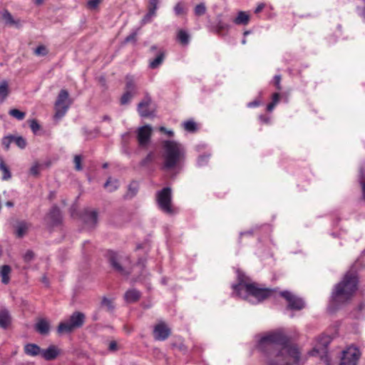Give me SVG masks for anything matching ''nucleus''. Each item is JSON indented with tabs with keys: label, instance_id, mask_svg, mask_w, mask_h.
<instances>
[{
	"label": "nucleus",
	"instance_id": "obj_1",
	"mask_svg": "<svg viewBox=\"0 0 365 365\" xmlns=\"http://www.w3.org/2000/svg\"><path fill=\"white\" fill-rule=\"evenodd\" d=\"M257 349L267 357V365H299L301 354L298 348L289 345L288 337L282 331H273L262 337Z\"/></svg>",
	"mask_w": 365,
	"mask_h": 365
},
{
	"label": "nucleus",
	"instance_id": "obj_2",
	"mask_svg": "<svg viewBox=\"0 0 365 365\" xmlns=\"http://www.w3.org/2000/svg\"><path fill=\"white\" fill-rule=\"evenodd\" d=\"M359 282V276L356 271L346 272L341 280L335 284L331 292V303L339 306L351 301L358 289Z\"/></svg>",
	"mask_w": 365,
	"mask_h": 365
},
{
	"label": "nucleus",
	"instance_id": "obj_3",
	"mask_svg": "<svg viewBox=\"0 0 365 365\" xmlns=\"http://www.w3.org/2000/svg\"><path fill=\"white\" fill-rule=\"evenodd\" d=\"M163 163L161 169L179 173L184 166L186 152L184 146L174 140H165L163 143Z\"/></svg>",
	"mask_w": 365,
	"mask_h": 365
},
{
	"label": "nucleus",
	"instance_id": "obj_4",
	"mask_svg": "<svg viewBox=\"0 0 365 365\" xmlns=\"http://www.w3.org/2000/svg\"><path fill=\"white\" fill-rule=\"evenodd\" d=\"M232 288L238 295H241L242 292L245 290L247 294L255 297L258 302L269 298L275 292L274 289L261 288L256 283H245L242 281L232 285Z\"/></svg>",
	"mask_w": 365,
	"mask_h": 365
},
{
	"label": "nucleus",
	"instance_id": "obj_5",
	"mask_svg": "<svg viewBox=\"0 0 365 365\" xmlns=\"http://www.w3.org/2000/svg\"><path fill=\"white\" fill-rule=\"evenodd\" d=\"M86 321V316L83 312H74L69 319L59 323L57 327L58 334H69L74 330L82 327Z\"/></svg>",
	"mask_w": 365,
	"mask_h": 365
},
{
	"label": "nucleus",
	"instance_id": "obj_6",
	"mask_svg": "<svg viewBox=\"0 0 365 365\" xmlns=\"http://www.w3.org/2000/svg\"><path fill=\"white\" fill-rule=\"evenodd\" d=\"M106 258L110 267L115 272L123 276H129L131 274L132 271L124 266L125 261L129 260L128 257H123L116 252L108 250Z\"/></svg>",
	"mask_w": 365,
	"mask_h": 365
},
{
	"label": "nucleus",
	"instance_id": "obj_7",
	"mask_svg": "<svg viewBox=\"0 0 365 365\" xmlns=\"http://www.w3.org/2000/svg\"><path fill=\"white\" fill-rule=\"evenodd\" d=\"M156 200L159 208L168 215H173L175 211L172 207V189L163 187L156 193Z\"/></svg>",
	"mask_w": 365,
	"mask_h": 365
},
{
	"label": "nucleus",
	"instance_id": "obj_8",
	"mask_svg": "<svg viewBox=\"0 0 365 365\" xmlns=\"http://www.w3.org/2000/svg\"><path fill=\"white\" fill-rule=\"evenodd\" d=\"M71 103L68 92L65 89L61 90L55 103L56 113L54 118L56 119L61 118L67 112Z\"/></svg>",
	"mask_w": 365,
	"mask_h": 365
},
{
	"label": "nucleus",
	"instance_id": "obj_9",
	"mask_svg": "<svg viewBox=\"0 0 365 365\" xmlns=\"http://www.w3.org/2000/svg\"><path fill=\"white\" fill-rule=\"evenodd\" d=\"M361 353L355 346L348 347L341 353L339 365H357Z\"/></svg>",
	"mask_w": 365,
	"mask_h": 365
},
{
	"label": "nucleus",
	"instance_id": "obj_10",
	"mask_svg": "<svg viewBox=\"0 0 365 365\" xmlns=\"http://www.w3.org/2000/svg\"><path fill=\"white\" fill-rule=\"evenodd\" d=\"M288 302L287 308L292 310H301L304 307V302L302 299L297 297L289 291H282L279 293Z\"/></svg>",
	"mask_w": 365,
	"mask_h": 365
},
{
	"label": "nucleus",
	"instance_id": "obj_11",
	"mask_svg": "<svg viewBox=\"0 0 365 365\" xmlns=\"http://www.w3.org/2000/svg\"><path fill=\"white\" fill-rule=\"evenodd\" d=\"M46 224L51 227H57L62 222V214L57 205H53L44 218Z\"/></svg>",
	"mask_w": 365,
	"mask_h": 365
},
{
	"label": "nucleus",
	"instance_id": "obj_12",
	"mask_svg": "<svg viewBox=\"0 0 365 365\" xmlns=\"http://www.w3.org/2000/svg\"><path fill=\"white\" fill-rule=\"evenodd\" d=\"M331 339L329 336H322L319 338L318 344L311 351V355L315 356L317 354H321L322 359L327 361V347L331 343Z\"/></svg>",
	"mask_w": 365,
	"mask_h": 365
},
{
	"label": "nucleus",
	"instance_id": "obj_13",
	"mask_svg": "<svg viewBox=\"0 0 365 365\" xmlns=\"http://www.w3.org/2000/svg\"><path fill=\"white\" fill-rule=\"evenodd\" d=\"M170 334V329L163 322H159L154 327L153 336L157 341H165Z\"/></svg>",
	"mask_w": 365,
	"mask_h": 365
},
{
	"label": "nucleus",
	"instance_id": "obj_14",
	"mask_svg": "<svg viewBox=\"0 0 365 365\" xmlns=\"http://www.w3.org/2000/svg\"><path fill=\"white\" fill-rule=\"evenodd\" d=\"M81 218L88 227L94 228L98 224V212L89 208L84 209Z\"/></svg>",
	"mask_w": 365,
	"mask_h": 365
},
{
	"label": "nucleus",
	"instance_id": "obj_15",
	"mask_svg": "<svg viewBox=\"0 0 365 365\" xmlns=\"http://www.w3.org/2000/svg\"><path fill=\"white\" fill-rule=\"evenodd\" d=\"M152 134V128L148 125L140 127L137 132V139L140 147H145L149 143Z\"/></svg>",
	"mask_w": 365,
	"mask_h": 365
},
{
	"label": "nucleus",
	"instance_id": "obj_16",
	"mask_svg": "<svg viewBox=\"0 0 365 365\" xmlns=\"http://www.w3.org/2000/svg\"><path fill=\"white\" fill-rule=\"evenodd\" d=\"M150 52L153 54H156V57L149 61V67L152 69H155L164 61L165 58V51L163 49H158L157 46H152L150 48Z\"/></svg>",
	"mask_w": 365,
	"mask_h": 365
},
{
	"label": "nucleus",
	"instance_id": "obj_17",
	"mask_svg": "<svg viewBox=\"0 0 365 365\" xmlns=\"http://www.w3.org/2000/svg\"><path fill=\"white\" fill-rule=\"evenodd\" d=\"M151 103V98L149 95H146L144 98L138 105V112L143 118L153 117L154 111L150 110L148 107Z\"/></svg>",
	"mask_w": 365,
	"mask_h": 365
},
{
	"label": "nucleus",
	"instance_id": "obj_18",
	"mask_svg": "<svg viewBox=\"0 0 365 365\" xmlns=\"http://www.w3.org/2000/svg\"><path fill=\"white\" fill-rule=\"evenodd\" d=\"M60 350L55 345H50L46 349H42L41 356L46 361H52L57 358Z\"/></svg>",
	"mask_w": 365,
	"mask_h": 365
},
{
	"label": "nucleus",
	"instance_id": "obj_19",
	"mask_svg": "<svg viewBox=\"0 0 365 365\" xmlns=\"http://www.w3.org/2000/svg\"><path fill=\"white\" fill-rule=\"evenodd\" d=\"M2 18L5 21V24L9 26H14L16 29H20L22 26L21 21L20 19H14L11 14L7 10L4 9L2 13Z\"/></svg>",
	"mask_w": 365,
	"mask_h": 365
},
{
	"label": "nucleus",
	"instance_id": "obj_20",
	"mask_svg": "<svg viewBox=\"0 0 365 365\" xmlns=\"http://www.w3.org/2000/svg\"><path fill=\"white\" fill-rule=\"evenodd\" d=\"M29 224L25 221H19L14 226V234L17 238H22L28 232Z\"/></svg>",
	"mask_w": 365,
	"mask_h": 365
},
{
	"label": "nucleus",
	"instance_id": "obj_21",
	"mask_svg": "<svg viewBox=\"0 0 365 365\" xmlns=\"http://www.w3.org/2000/svg\"><path fill=\"white\" fill-rule=\"evenodd\" d=\"M141 297V293L136 289H130L125 292L124 299L128 303H134L138 302Z\"/></svg>",
	"mask_w": 365,
	"mask_h": 365
},
{
	"label": "nucleus",
	"instance_id": "obj_22",
	"mask_svg": "<svg viewBox=\"0 0 365 365\" xmlns=\"http://www.w3.org/2000/svg\"><path fill=\"white\" fill-rule=\"evenodd\" d=\"M42 349L36 344H27L24 346V352L26 354L31 356L41 355Z\"/></svg>",
	"mask_w": 365,
	"mask_h": 365
},
{
	"label": "nucleus",
	"instance_id": "obj_23",
	"mask_svg": "<svg viewBox=\"0 0 365 365\" xmlns=\"http://www.w3.org/2000/svg\"><path fill=\"white\" fill-rule=\"evenodd\" d=\"M11 322V315L7 309L0 310V327L6 329Z\"/></svg>",
	"mask_w": 365,
	"mask_h": 365
},
{
	"label": "nucleus",
	"instance_id": "obj_24",
	"mask_svg": "<svg viewBox=\"0 0 365 365\" xmlns=\"http://www.w3.org/2000/svg\"><path fill=\"white\" fill-rule=\"evenodd\" d=\"M35 329L39 334L46 335L49 332L50 325L46 320L42 319L36 324Z\"/></svg>",
	"mask_w": 365,
	"mask_h": 365
},
{
	"label": "nucleus",
	"instance_id": "obj_25",
	"mask_svg": "<svg viewBox=\"0 0 365 365\" xmlns=\"http://www.w3.org/2000/svg\"><path fill=\"white\" fill-rule=\"evenodd\" d=\"M250 15L245 11H239L236 18L234 19L233 22L237 25H247L250 21Z\"/></svg>",
	"mask_w": 365,
	"mask_h": 365
},
{
	"label": "nucleus",
	"instance_id": "obj_26",
	"mask_svg": "<svg viewBox=\"0 0 365 365\" xmlns=\"http://www.w3.org/2000/svg\"><path fill=\"white\" fill-rule=\"evenodd\" d=\"M11 272V268L9 265L4 264L1 266L0 270V276L1 277V282L4 284H9L10 281V274Z\"/></svg>",
	"mask_w": 365,
	"mask_h": 365
},
{
	"label": "nucleus",
	"instance_id": "obj_27",
	"mask_svg": "<svg viewBox=\"0 0 365 365\" xmlns=\"http://www.w3.org/2000/svg\"><path fill=\"white\" fill-rule=\"evenodd\" d=\"M10 93L8 81L3 80L0 82V103H3Z\"/></svg>",
	"mask_w": 365,
	"mask_h": 365
},
{
	"label": "nucleus",
	"instance_id": "obj_28",
	"mask_svg": "<svg viewBox=\"0 0 365 365\" xmlns=\"http://www.w3.org/2000/svg\"><path fill=\"white\" fill-rule=\"evenodd\" d=\"M138 184L135 181H132L128 185L127 193L125 195V199H132L138 192Z\"/></svg>",
	"mask_w": 365,
	"mask_h": 365
},
{
	"label": "nucleus",
	"instance_id": "obj_29",
	"mask_svg": "<svg viewBox=\"0 0 365 365\" xmlns=\"http://www.w3.org/2000/svg\"><path fill=\"white\" fill-rule=\"evenodd\" d=\"M177 40L182 46H187L190 42V35L186 31L183 29H180L178 31Z\"/></svg>",
	"mask_w": 365,
	"mask_h": 365
},
{
	"label": "nucleus",
	"instance_id": "obj_30",
	"mask_svg": "<svg viewBox=\"0 0 365 365\" xmlns=\"http://www.w3.org/2000/svg\"><path fill=\"white\" fill-rule=\"evenodd\" d=\"M0 170L2 172V180H8L11 178V174L9 168L6 166L2 159L0 160Z\"/></svg>",
	"mask_w": 365,
	"mask_h": 365
},
{
	"label": "nucleus",
	"instance_id": "obj_31",
	"mask_svg": "<svg viewBox=\"0 0 365 365\" xmlns=\"http://www.w3.org/2000/svg\"><path fill=\"white\" fill-rule=\"evenodd\" d=\"M101 306L102 307H104L106 310L108 312H113L115 309L113 302L106 297H103L102 298V300L101 302Z\"/></svg>",
	"mask_w": 365,
	"mask_h": 365
},
{
	"label": "nucleus",
	"instance_id": "obj_32",
	"mask_svg": "<svg viewBox=\"0 0 365 365\" xmlns=\"http://www.w3.org/2000/svg\"><path fill=\"white\" fill-rule=\"evenodd\" d=\"M184 129L190 133H194L197 130V124L192 120H189L183 123Z\"/></svg>",
	"mask_w": 365,
	"mask_h": 365
},
{
	"label": "nucleus",
	"instance_id": "obj_33",
	"mask_svg": "<svg viewBox=\"0 0 365 365\" xmlns=\"http://www.w3.org/2000/svg\"><path fill=\"white\" fill-rule=\"evenodd\" d=\"M104 187L106 188L108 187L110 192H113L118 187V181L117 180L113 181L111 178H109L104 184Z\"/></svg>",
	"mask_w": 365,
	"mask_h": 365
},
{
	"label": "nucleus",
	"instance_id": "obj_34",
	"mask_svg": "<svg viewBox=\"0 0 365 365\" xmlns=\"http://www.w3.org/2000/svg\"><path fill=\"white\" fill-rule=\"evenodd\" d=\"M9 113L12 117L16 118L19 120H23L26 116V113L19 110V109L14 108L9 111Z\"/></svg>",
	"mask_w": 365,
	"mask_h": 365
},
{
	"label": "nucleus",
	"instance_id": "obj_35",
	"mask_svg": "<svg viewBox=\"0 0 365 365\" xmlns=\"http://www.w3.org/2000/svg\"><path fill=\"white\" fill-rule=\"evenodd\" d=\"M13 143H14L21 149H24L27 145L26 139L22 136L14 135Z\"/></svg>",
	"mask_w": 365,
	"mask_h": 365
},
{
	"label": "nucleus",
	"instance_id": "obj_36",
	"mask_svg": "<svg viewBox=\"0 0 365 365\" xmlns=\"http://www.w3.org/2000/svg\"><path fill=\"white\" fill-rule=\"evenodd\" d=\"M207 9L205 3H200L194 9V13L195 16H201L206 13Z\"/></svg>",
	"mask_w": 365,
	"mask_h": 365
},
{
	"label": "nucleus",
	"instance_id": "obj_37",
	"mask_svg": "<svg viewBox=\"0 0 365 365\" xmlns=\"http://www.w3.org/2000/svg\"><path fill=\"white\" fill-rule=\"evenodd\" d=\"M159 0H149L148 5V11L156 15V11L158 9Z\"/></svg>",
	"mask_w": 365,
	"mask_h": 365
},
{
	"label": "nucleus",
	"instance_id": "obj_38",
	"mask_svg": "<svg viewBox=\"0 0 365 365\" xmlns=\"http://www.w3.org/2000/svg\"><path fill=\"white\" fill-rule=\"evenodd\" d=\"M125 90V91H130L133 93H135V84L131 78H126Z\"/></svg>",
	"mask_w": 365,
	"mask_h": 365
},
{
	"label": "nucleus",
	"instance_id": "obj_39",
	"mask_svg": "<svg viewBox=\"0 0 365 365\" xmlns=\"http://www.w3.org/2000/svg\"><path fill=\"white\" fill-rule=\"evenodd\" d=\"M134 94L135 93H131L130 91H125L120 98L121 105L128 104L132 98L134 96Z\"/></svg>",
	"mask_w": 365,
	"mask_h": 365
},
{
	"label": "nucleus",
	"instance_id": "obj_40",
	"mask_svg": "<svg viewBox=\"0 0 365 365\" xmlns=\"http://www.w3.org/2000/svg\"><path fill=\"white\" fill-rule=\"evenodd\" d=\"M230 29V26L222 21V20H217V24H216V30L218 34H220L221 32L224 31H227Z\"/></svg>",
	"mask_w": 365,
	"mask_h": 365
},
{
	"label": "nucleus",
	"instance_id": "obj_41",
	"mask_svg": "<svg viewBox=\"0 0 365 365\" xmlns=\"http://www.w3.org/2000/svg\"><path fill=\"white\" fill-rule=\"evenodd\" d=\"M359 182L361 185L363 197L365 200V171L363 168L360 169Z\"/></svg>",
	"mask_w": 365,
	"mask_h": 365
},
{
	"label": "nucleus",
	"instance_id": "obj_42",
	"mask_svg": "<svg viewBox=\"0 0 365 365\" xmlns=\"http://www.w3.org/2000/svg\"><path fill=\"white\" fill-rule=\"evenodd\" d=\"M153 158H154V154L153 152H150L147 156L143 158L140 162V165L141 167H145L147 166L149 163H150L153 160Z\"/></svg>",
	"mask_w": 365,
	"mask_h": 365
},
{
	"label": "nucleus",
	"instance_id": "obj_43",
	"mask_svg": "<svg viewBox=\"0 0 365 365\" xmlns=\"http://www.w3.org/2000/svg\"><path fill=\"white\" fill-rule=\"evenodd\" d=\"M14 135H9L2 138V145L4 148L8 150L10 148V144L13 143Z\"/></svg>",
	"mask_w": 365,
	"mask_h": 365
},
{
	"label": "nucleus",
	"instance_id": "obj_44",
	"mask_svg": "<svg viewBox=\"0 0 365 365\" xmlns=\"http://www.w3.org/2000/svg\"><path fill=\"white\" fill-rule=\"evenodd\" d=\"M34 54L36 56H45L48 54V50L45 46L41 45V46H38L34 50Z\"/></svg>",
	"mask_w": 365,
	"mask_h": 365
},
{
	"label": "nucleus",
	"instance_id": "obj_45",
	"mask_svg": "<svg viewBox=\"0 0 365 365\" xmlns=\"http://www.w3.org/2000/svg\"><path fill=\"white\" fill-rule=\"evenodd\" d=\"M82 158L80 155H76L73 158V163L75 164V169L78 171H80L83 169L81 165Z\"/></svg>",
	"mask_w": 365,
	"mask_h": 365
},
{
	"label": "nucleus",
	"instance_id": "obj_46",
	"mask_svg": "<svg viewBox=\"0 0 365 365\" xmlns=\"http://www.w3.org/2000/svg\"><path fill=\"white\" fill-rule=\"evenodd\" d=\"M359 2L356 4V8L359 14L365 18V0H359Z\"/></svg>",
	"mask_w": 365,
	"mask_h": 365
},
{
	"label": "nucleus",
	"instance_id": "obj_47",
	"mask_svg": "<svg viewBox=\"0 0 365 365\" xmlns=\"http://www.w3.org/2000/svg\"><path fill=\"white\" fill-rule=\"evenodd\" d=\"M29 125L34 133H36L40 130L41 125L36 119H32L29 121Z\"/></svg>",
	"mask_w": 365,
	"mask_h": 365
},
{
	"label": "nucleus",
	"instance_id": "obj_48",
	"mask_svg": "<svg viewBox=\"0 0 365 365\" xmlns=\"http://www.w3.org/2000/svg\"><path fill=\"white\" fill-rule=\"evenodd\" d=\"M34 255H35L34 252L32 250H27L23 256L24 262H31V260L34 259Z\"/></svg>",
	"mask_w": 365,
	"mask_h": 365
},
{
	"label": "nucleus",
	"instance_id": "obj_49",
	"mask_svg": "<svg viewBox=\"0 0 365 365\" xmlns=\"http://www.w3.org/2000/svg\"><path fill=\"white\" fill-rule=\"evenodd\" d=\"M174 11L177 16L184 14V6L182 2H178L174 7Z\"/></svg>",
	"mask_w": 365,
	"mask_h": 365
},
{
	"label": "nucleus",
	"instance_id": "obj_50",
	"mask_svg": "<svg viewBox=\"0 0 365 365\" xmlns=\"http://www.w3.org/2000/svg\"><path fill=\"white\" fill-rule=\"evenodd\" d=\"M101 1V0H89L87 2V8L91 10L96 9L98 6Z\"/></svg>",
	"mask_w": 365,
	"mask_h": 365
},
{
	"label": "nucleus",
	"instance_id": "obj_51",
	"mask_svg": "<svg viewBox=\"0 0 365 365\" xmlns=\"http://www.w3.org/2000/svg\"><path fill=\"white\" fill-rule=\"evenodd\" d=\"M136 36H137V32L136 31L131 33L130 35H128L125 38L124 43H130V42H134L135 43L137 41Z\"/></svg>",
	"mask_w": 365,
	"mask_h": 365
},
{
	"label": "nucleus",
	"instance_id": "obj_52",
	"mask_svg": "<svg viewBox=\"0 0 365 365\" xmlns=\"http://www.w3.org/2000/svg\"><path fill=\"white\" fill-rule=\"evenodd\" d=\"M156 15L148 11L147 14L143 16L141 24H145L151 21V19L153 16H155Z\"/></svg>",
	"mask_w": 365,
	"mask_h": 365
},
{
	"label": "nucleus",
	"instance_id": "obj_53",
	"mask_svg": "<svg viewBox=\"0 0 365 365\" xmlns=\"http://www.w3.org/2000/svg\"><path fill=\"white\" fill-rule=\"evenodd\" d=\"M40 165L38 163L34 164L30 169V173L37 177L39 175L40 170H39Z\"/></svg>",
	"mask_w": 365,
	"mask_h": 365
},
{
	"label": "nucleus",
	"instance_id": "obj_54",
	"mask_svg": "<svg viewBox=\"0 0 365 365\" xmlns=\"http://www.w3.org/2000/svg\"><path fill=\"white\" fill-rule=\"evenodd\" d=\"M281 79H282V78H281L280 75H276L274 77V83L276 88L278 91H281L282 88V86H281Z\"/></svg>",
	"mask_w": 365,
	"mask_h": 365
},
{
	"label": "nucleus",
	"instance_id": "obj_55",
	"mask_svg": "<svg viewBox=\"0 0 365 365\" xmlns=\"http://www.w3.org/2000/svg\"><path fill=\"white\" fill-rule=\"evenodd\" d=\"M209 156L208 155H201L198 158V165H204L207 163Z\"/></svg>",
	"mask_w": 365,
	"mask_h": 365
},
{
	"label": "nucleus",
	"instance_id": "obj_56",
	"mask_svg": "<svg viewBox=\"0 0 365 365\" xmlns=\"http://www.w3.org/2000/svg\"><path fill=\"white\" fill-rule=\"evenodd\" d=\"M280 99V94L279 93H274L272 94V102L277 104Z\"/></svg>",
	"mask_w": 365,
	"mask_h": 365
},
{
	"label": "nucleus",
	"instance_id": "obj_57",
	"mask_svg": "<svg viewBox=\"0 0 365 365\" xmlns=\"http://www.w3.org/2000/svg\"><path fill=\"white\" fill-rule=\"evenodd\" d=\"M108 349L110 351H115L118 349V344L116 343V341H112L110 344H109V346H108Z\"/></svg>",
	"mask_w": 365,
	"mask_h": 365
},
{
	"label": "nucleus",
	"instance_id": "obj_58",
	"mask_svg": "<svg viewBox=\"0 0 365 365\" xmlns=\"http://www.w3.org/2000/svg\"><path fill=\"white\" fill-rule=\"evenodd\" d=\"M259 120H260L262 123H265V124H268V123H269V121H270V118H269V116H267V115H260L259 116Z\"/></svg>",
	"mask_w": 365,
	"mask_h": 365
},
{
	"label": "nucleus",
	"instance_id": "obj_59",
	"mask_svg": "<svg viewBox=\"0 0 365 365\" xmlns=\"http://www.w3.org/2000/svg\"><path fill=\"white\" fill-rule=\"evenodd\" d=\"M159 130H160L161 132H163V133H166V134H167V135H168V136H170V137H172V136H173V135H174V133H173V130H167V129H166L165 127H163V126H161V127L160 128V129H159Z\"/></svg>",
	"mask_w": 365,
	"mask_h": 365
},
{
	"label": "nucleus",
	"instance_id": "obj_60",
	"mask_svg": "<svg viewBox=\"0 0 365 365\" xmlns=\"http://www.w3.org/2000/svg\"><path fill=\"white\" fill-rule=\"evenodd\" d=\"M260 105V101H257V100H255V101H253L252 102H250L248 104H247V106L249 108H252V107H257V106H259Z\"/></svg>",
	"mask_w": 365,
	"mask_h": 365
},
{
	"label": "nucleus",
	"instance_id": "obj_61",
	"mask_svg": "<svg viewBox=\"0 0 365 365\" xmlns=\"http://www.w3.org/2000/svg\"><path fill=\"white\" fill-rule=\"evenodd\" d=\"M277 104L276 103H274L272 102L269 103L267 106V110L268 112H272L274 109V108L275 107Z\"/></svg>",
	"mask_w": 365,
	"mask_h": 365
},
{
	"label": "nucleus",
	"instance_id": "obj_62",
	"mask_svg": "<svg viewBox=\"0 0 365 365\" xmlns=\"http://www.w3.org/2000/svg\"><path fill=\"white\" fill-rule=\"evenodd\" d=\"M145 262H146L145 259L139 258L138 260L137 264L141 266L143 268L145 266Z\"/></svg>",
	"mask_w": 365,
	"mask_h": 365
},
{
	"label": "nucleus",
	"instance_id": "obj_63",
	"mask_svg": "<svg viewBox=\"0 0 365 365\" xmlns=\"http://www.w3.org/2000/svg\"><path fill=\"white\" fill-rule=\"evenodd\" d=\"M264 7V4H259L257 6V8L255 9V13H256V14L259 13L263 9Z\"/></svg>",
	"mask_w": 365,
	"mask_h": 365
},
{
	"label": "nucleus",
	"instance_id": "obj_64",
	"mask_svg": "<svg viewBox=\"0 0 365 365\" xmlns=\"http://www.w3.org/2000/svg\"><path fill=\"white\" fill-rule=\"evenodd\" d=\"M41 282L46 284V286L49 285V282L46 276L43 275L41 278Z\"/></svg>",
	"mask_w": 365,
	"mask_h": 365
}]
</instances>
